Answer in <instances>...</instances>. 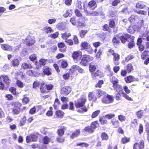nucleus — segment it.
Instances as JSON below:
<instances>
[{"mask_svg":"<svg viewBox=\"0 0 149 149\" xmlns=\"http://www.w3.org/2000/svg\"><path fill=\"white\" fill-rule=\"evenodd\" d=\"M53 86L52 84H46L45 81H42L40 84V92L43 94L47 93L49 92V91L52 89Z\"/></svg>","mask_w":149,"mask_h":149,"instance_id":"f257e3e1","label":"nucleus"},{"mask_svg":"<svg viewBox=\"0 0 149 149\" xmlns=\"http://www.w3.org/2000/svg\"><path fill=\"white\" fill-rule=\"evenodd\" d=\"M113 84V87L114 90L117 92H120L122 94L124 92L122 86L118 84V80L115 77H113L111 80Z\"/></svg>","mask_w":149,"mask_h":149,"instance_id":"f03ea898","label":"nucleus"},{"mask_svg":"<svg viewBox=\"0 0 149 149\" xmlns=\"http://www.w3.org/2000/svg\"><path fill=\"white\" fill-rule=\"evenodd\" d=\"M81 49L84 50L90 54H92L94 52L93 49L89 43L86 41L82 42L80 44Z\"/></svg>","mask_w":149,"mask_h":149,"instance_id":"7ed1b4c3","label":"nucleus"},{"mask_svg":"<svg viewBox=\"0 0 149 149\" xmlns=\"http://www.w3.org/2000/svg\"><path fill=\"white\" fill-rule=\"evenodd\" d=\"M87 102L86 96L82 95L77 101H75L74 105L76 108H79L84 107Z\"/></svg>","mask_w":149,"mask_h":149,"instance_id":"20e7f679","label":"nucleus"},{"mask_svg":"<svg viewBox=\"0 0 149 149\" xmlns=\"http://www.w3.org/2000/svg\"><path fill=\"white\" fill-rule=\"evenodd\" d=\"M83 8L87 15L97 16L101 15L103 13V10L101 8H98L96 11H93L91 12L88 10V7H84Z\"/></svg>","mask_w":149,"mask_h":149,"instance_id":"39448f33","label":"nucleus"},{"mask_svg":"<svg viewBox=\"0 0 149 149\" xmlns=\"http://www.w3.org/2000/svg\"><path fill=\"white\" fill-rule=\"evenodd\" d=\"M93 57L89 55L84 54L83 57L81 59L80 64L82 65L85 66L87 65L89 62L92 61Z\"/></svg>","mask_w":149,"mask_h":149,"instance_id":"423d86ee","label":"nucleus"},{"mask_svg":"<svg viewBox=\"0 0 149 149\" xmlns=\"http://www.w3.org/2000/svg\"><path fill=\"white\" fill-rule=\"evenodd\" d=\"M82 56V52L79 50L74 51L72 54L73 60L76 62L81 60Z\"/></svg>","mask_w":149,"mask_h":149,"instance_id":"0eeeda50","label":"nucleus"},{"mask_svg":"<svg viewBox=\"0 0 149 149\" xmlns=\"http://www.w3.org/2000/svg\"><path fill=\"white\" fill-rule=\"evenodd\" d=\"M102 102L104 104H109L114 101L113 97V95L107 94L104 95L101 99Z\"/></svg>","mask_w":149,"mask_h":149,"instance_id":"6e6552de","label":"nucleus"},{"mask_svg":"<svg viewBox=\"0 0 149 149\" xmlns=\"http://www.w3.org/2000/svg\"><path fill=\"white\" fill-rule=\"evenodd\" d=\"M38 134H31L27 136L26 138V143H29L31 142L36 141L38 138Z\"/></svg>","mask_w":149,"mask_h":149,"instance_id":"1a4fd4ad","label":"nucleus"},{"mask_svg":"<svg viewBox=\"0 0 149 149\" xmlns=\"http://www.w3.org/2000/svg\"><path fill=\"white\" fill-rule=\"evenodd\" d=\"M129 20L132 25L136 26L139 23V18L136 15H132L129 17Z\"/></svg>","mask_w":149,"mask_h":149,"instance_id":"9d476101","label":"nucleus"},{"mask_svg":"<svg viewBox=\"0 0 149 149\" xmlns=\"http://www.w3.org/2000/svg\"><path fill=\"white\" fill-rule=\"evenodd\" d=\"M25 42L27 46H30L34 44L35 42V40L33 37L29 35L25 38Z\"/></svg>","mask_w":149,"mask_h":149,"instance_id":"9b49d317","label":"nucleus"},{"mask_svg":"<svg viewBox=\"0 0 149 149\" xmlns=\"http://www.w3.org/2000/svg\"><path fill=\"white\" fill-rule=\"evenodd\" d=\"M145 146V141L141 140L139 143L135 142L133 146V149H143Z\"/></svg>","mask_w":149,"mask_h":149,"instance_id":"f8f14e48","label":"nucleus"},{"mask_svg":"<svg viewBox=\"0 0 149 149\" xmlns=\"http://www.w3.org/2000/svg\"><path fill=\"white\" fill-rule=\"evenodd\" d=\"M86 24L85 22L84 17L79 18L77 21V24L76 26L77 27L81 28L85 27Z\"/></svg>","mask_w":149,"mask_h":149,"instance_id":"ddd939ff","label":"nucleus"},{"mask_svg":"<svg viewBox=\"0 0 149 149\" xmlns=\"http://www.w3.org/2000/svg\"><path fill=\"white\" fill-rule=\"evenodd\" d=\"M65 114L64 112L61 110H56L55 113L54 118H62Z\"/></svg>","mask_w":149,"mask_h":149,"instance_id":"4468645a","label":"nucleus"},{"mask_svg":"<svg viewBox=\"0 0 149 149\" xmlns=\"http://www.w3.org/2000/svg\"><path fill=\"white\" fill-rule=\"evenodd\" d=\"M57 46L60 52L62 53H64L66 52V45L64 42H58L57 44Z\"/></svg>","mask_w":149,"mask_h":149,"instance_id":"2eb2a0df","label":"nucleus"},{"mask_svg":"<svg viewBox=\"0 0 149 149\" xmlns=\"http://www.w3.org/2000/svg\"><path fill=\"white\" fill-rule=\"evenodd\" d=\"M132 36L126 33L124 35L120 36V40L121 41L122 43L125 44L127 41V40H130Z\"/></svg>","mask_w":149,"mask_h":149,"instance_id":"dca6fc26","label":"nucleus"},{"mask_svg":"<svg viewBox=\"0 0 149 149\" xmlns=\"http://www.w3.org/2000/svg\"><path fill=\"white\" fill-rule=\"evenodd\" d=\"M71 91V88L69 86H67L61 88V93L63 95H67Z\"/></svg>","mask_w":149,"mask_h":149,"instance_id":"f3484780","label":"nucleus"},{"mask_svg":"<svg viewBox=\"0 0 149 149\" xmlns=\"http://www.w3.org/2000/svg\"><path fill=\"white\" fill-rule=\"evenodd\" d=\"M101 72L99 70H97L95 72H92L91 73L92 78L93 80H97V77L101 78L102 76L101 75Z\"/></svg>","mask_w":149,"mask_h":149,"instance_id":"a211bd4d","label":"nucleus"},{"mask_svg":"<svg viewBox=\"0 0 149 149\" xmlns=\"http://www.w3.org/2000/svg\"><path fill=\"white\" fill-rule=\"evenodd\" d=\"M120 38L119 35H115L112 40L113 45L115 46L119 45L120 43Z\"/></svg>","mask_w":149,"mask_h":149,"instance_id":"6ab92c4d","label":"nucleus"},{"mask_svg":"<svg viewBox=\"0 0 149 149\" xmlns=\"http://www.w3.org/2000/svg\"><path fill=\"white\" fill-rule=\"evenodd\" d=\"M84 7L85 6H84ZM86 7H88V10L89 8L94 10L97 7V5L95 1L94 0H92L89 2L88 3V6H86Z\"/></svg>","mask_w":149,"mask_h":149,"instance_id":"aec40b11","label":"nucleus"},{"mask_svg":"<svg viewBox=\"0 0 149 149\" xmlns=\"http://www.w3.org/2000/svg\"><path fill=\"white\" fill-rule=\"evenodd\" d=\"M0 81H3L5 83L9 84L10 83V80L8 76L2 74L0 76Z\"/></svg>","mask_w":149,"mask_h":149,"instance_id":"412c9836","label":"nucleus"},{"mask_svg":"<svg viewBox=\"0 0 149 149\" xmlns=\"http://www.w3.org/2000/svg\"><path fill=\"white\" fill-rule=\"evenodd\" d=\"M135 7L138 9H144L146 6L145 4V3L142 1H138L136 3Z\"/></svg>","mask_w":149,"mask_h":149,"instance_id":"4be33fe9","label":"nucleus"},{"mask_svg":"<svg viewBox=\"0 0 149 149\" xmlns=\"http://www.w3.org/2000/svg\"><path fill=\"white\" fill-rule=\"evenodd\" d=\"M113 60L115 65H118L119 64L118 62L120 59V55L117 53H113Z\"/></svg>","mask_w":149,"mask_h":149,"instance_id":"5701e85b","label":"nucleus"},{"mask_svg":"<svg viewBox=\"0 0 149 149\" xmlns=\"http://www.w3.org/2000/svg\"><path fill=\"white\" fill-rule=\"evenodd\" d=\"M75 68L74 65H72L68 72V73L71 77H73L77 74V73L75 70Z\"/></svg>","mask_w":149,"mask_h":149,"instance_id":"b1692460","label":"nucleus"},{"mask_svg":"<svg viewBox=\"0 0 149 149\" xmlns=\"http://www.w3.org/2000/svg\"><path fill=\"white\" fill-rule=\"evenodd\" d=\"M1 47L4 51L11 52L13 50L12 47L6 44H1Z\"/></svg>","mask_w":149,"mask_h":149,"instance_id":"393cba45","label":"nucleus"},{"mask_svg":"<svg viewBox=\"0 0 149 149\" xmlns=\"http://www.w3.org/2000/svg\"><path fill=\"white\" fill-rule=\"evenodd\" d=\"M57 29L60 31L65 30L67 29L66 24L62 22H60L56 25Z\"/></svg>","mask_w":149,"mask_h":149,"instance_id":"a878e982","label":"nucleus"},{"mask_svg":"<svg viewBox=\"0 0 149 149\" xmlns=\"http://www.w3.org/2000/svg\"><path fill=\"white\" fill-rule=\"evenodd\" d=\"M134 38V37L132 36L130 40H128V41L129 42L127 44L128 48L131 49L135 46Z\"/></svg>","mask_w":149,"mask_h":149,"instance_id":"bb28decb","label":"nucleus"},{"mask_svg":"<svg viewBox=\"0 0 149 149\" xmlns=\"http://www.w3.org/2000/svg\"><path fill=\"white\" fill-rule=\"evenodd\" d=\"M66 128L64 126L61 127L58 129L56 132L57 135L59 136H62L64 135Z\"/></svg>","mask_w":149,"mask_h":149,"instance_id":"cd10ccee","label":"nucleus"},{"mask_svg":"<svg viewBox=\"0 0 149 149\" xmlns=\"http://www.w3.org/2000/svg\"><path fill=\"white\" fill-rule=\"evenodd\" d=\"M42 71L44 75L49 76L52 74L51 69L47 66H44L43 68Z\"/></svg>","mask_w":149,"mask_h":149,"instance_id":"c85d7f7f","label":"nucleus"},{"mask_svg":"<svg viewBox=\"0 0 149 149\" xmlns=\"http://www.w3.org/2000/svg\"><path fill=\"white\" fill-rule=\"evenodd\" d=\"M125 82L127 83H129L135 81V78L132 75H130L127 76L124 78Z\"/></svg>","mask_w":149,"mask_h":149,"instance_id":"c756f323","label":"nucleus"},{"mask_svg":"<svg viewBox=\"0 0 149 149\" xmlns=\"http://www.w3.org/2000/svg\"><path fill=\"white\" fill-rule=\"evenodd\" d=\"M88 97V100L90 101H93L95 102L97 99V97L93 92H89Z\"/></svg>","mask_w":149,"mask_h":149,"instance_id":"7c9ffc66","label":"nucleus"},{"mask_svg":"<svg viewBox=\"0 0 149 149\" xmlns=\"http://www.w3.org/2000/svg\"><path fill=\"white\" fill-rule=\"evenodd\" d=\"M111 123L114 128H117L119 126L120 122L116 119H112L111 121Z\"/></svg>","mask_w":149,"mask_h":149,"instance_id":"2f4dec72","label":"nucleus"},{"mask_svg":"<svg viewBox=\"0 0 149 149\" xmlns=\"http://www.w3.org/2000/svg\"><path fill=\"white\" fill-rule=\"evenodd\" d=\"M61 38L65 40L68 39L71 36V34L68 32L61 33Z\"/></svg>","mask_w":149,"mask_h":149,"instance_id":"473e14b6","label":"nucleus"},{"mask_svg":"<svg viewBox=\"0 0 149 149\" xmlns=\"http://www.w3.org/2000/svg\"><path fill=\"white\" fill-rule=\"evenodd\" d=\"M21 67L23 69L25 70L28 69H31L33 67L31 63H27L26 62H24L22 63Z\"/></svg>","mask_w":149,"mask_h":149,"instance_id":"72a5a7b5","label":"nucleus"},{"mask_svg":"<svg viewBox=\"0 0 149 149\" xmlns=\"http://www.w3.org/2000/svg\"><path fill=\"white\" fill-rule=\"evenodd\" d=\"M141 57L143 60H145L147 58H149V50L144 51L141 55Z\"/></svg>","mask_w":149,"mask_h":149,"instance_id":"f704fd0d","label":"nucleus"},{"mask_svg":"<svg viewBox=\"0 0 149 149\" xmlns=\"http://www.w3.org/2000/svg\"><path fill=\"white\" fill-rule=\"evenodd\" d=\"M10 63L13 67H17L19 65V60L17 58L13 59L11 61Z\"/></svg>","mask_w":149,"mask_h":149,"instance_id":"c9c22d12","label":"nucleus"},{"mask_svg":"<svg viewBox=\"0 0 149 149\" xmlns=\"http://www.w3.org/2000/svg\"><path fill=\"white\" fill-rule=\"evenodd\" d=\"M11 105L14 107V108H20L22 105V104L18 101L12 102Z\"/></svg>","mask_w":149,"mask_h":149,"instance_id":"e433bc0d","label":"nucleus"},{"mask_svg":"<svg viewBox=\"0 0 149 149\" xmlns=\"http://www.w3.org/2000/svg\"><path fill=\"white\" fill-rule=\"evenodd\" d=\"M80 134V131L79 129H77L74 131L70 137L71 139H74L79 136Z\"/></svg>","mask_w":149,"mask_h":149,"instance_id":"4c0bfd02","label":"nucleus"},{"mask_svg":"<svg viewBox=\"0 0 149 149\" xmlns=\"http://www.w3.org/2000/svg\"><path fill=\"white\" fill-rule=\"evenodd\" d=\"M114 19H110L109 20V25L111 28L115 29L116 27V24L114 20Z\"/></svg>","mask_w":149,"mask_h":149,"instance_id":"58836bf2","label":"nucleus"},{"mask_svg":"<svg viewBox=\"0 0 149 149\" xmlns=\"http://www.w3.org/2000/svg\"><path fill=\"white\" fill-rule=\"evenodd\" d=\"M130 138L125 136L121 138L120 142L122 144H125L130 142Z\"/></svg>","mask_w":149,"mask_h":149,"instance_id":"ea45409f","label":"nucleus"},{"mask_svg":"<svg viewBox=\"0 0 149 149\" xmlns=\"http://www.w3.org/2000/svg\"><path fill=\"white\" fill-rule=\"evenodd\" d=\"M94 131L91 127L89 126L85 127L83 129V132H88L90 134L93 133Z\"/></svg>","mask_w":149,"mask_h":149,"instance_id":"a19ab883","label":"nucleus"},{"mask_svg":"<svg viewBox=\"0 0 149 149\" xmlns=\"http://www.w3.org/2000/svg\"><path fill=\"white\" fill-rule=\"evenodd\" d=\"M138 120L137 119H135L133 121L131 122L130 125V127L131 128H135L138 125Z\"/></svg>","mask_w":149,"mask_h":149,"instance_id":"79ce46f5","label":"nucleus"},{"mask_svg":"<svg viewBox=\"0 0 149 149\" xmlns=\"http://www.w3.org/2000/svg\"><path fill=\"white\" fill-rule=\"evenodd\" d=\"M125 68L126 70L127 71L128 73H130L134 70L133 66L131 63L127 64Z\"/></svg>","mask_w":149,"mask_h":149,"instance_id":"37998d69","label":"nucleus"},{"mask_svg":"<svg viewBox=\"0 0 149 149\" xmlns=\"http://www.w3.org/2000/svg\"><path fill=\"white\" fill-rule=\"evenodd\" d=\"M110 28L109 25L107 24H105L102 26V30L104 31H107L110 33H111L112 31Z\"/></svg>","mask_w":149,"mask_h":149,"instance_id":"c03bdc74","label":"nucleus"},{"mask_svg":"<svg viewBox=\"0 0 149 149\" xmlns=\"http://www.w3.org/2000/svg\"><path fill=\"white\" fill-rule=\"evenodd\" d=\"M9 91L14 95H17L19 93L17 92L16 88L14 87H11L9 88Z\"/></svg>","mask_w":149,"mask_h":149,"instance_id":"a18cd8bd","label":"nucleus"},{"mask_svg":"<svg viewBox=\"0 0 149 149\" xmlns=\"http://www.w3.org/2000/svg\"><path fill=\"white\" fill-rule=\"evenodd\" d=\"M105 116L100 117L99 118V121L102 125L107 124V120L105 119Z\"/></svg>","mask_w":149,"mask_h":149,"instance_id":"49530a36","label":"nucleus"},{"mask_svg":"<svg viewBox=\"0 0 149 149\" xmlns=\"http://www.w3.org/2000/svg\"><path fill=\"white\" fill-rule=\"evenodd\" d=\"M88 32V31L87 30H81L79 32V35L80 37L81 38H84L85 37V35Z\"/></svg>","mask_w":149,"mask_h":149,"instance_id":"de8ad7c7","label":"nucleus"},{"mask_svg":"<svg viewBox=\"0 0 149 149\" xmlns=\"http://www.w3.org/2000/svg\"><path fill=\"white\" fill-rule=\"evenodd\" d=\"M43 143L44 144H48L51 141V139L47 136H45L42 139Z\"/></svg>","mask_w":149,"mask_h":149,"instance_id":"09e8293b","label":"nucleus"},{"mask_svg":"<svg viewBox=\"0 0 149 149\" xmlns=\"http://www.w3.org/2000/svg\"><path fill=\"white\" fill-rule=\"evenodd\" d=\"M100 112V111L99 110H97L94 111L91 114V118L93 119L96 118L99 115Z\"/></svg>","mask_w":149,"mask_h":149,"instance_id":"8fccbe9b","label":"nucleus"},{"mask_svg":"<svg viewBox=\"0 0 149 149\" xmlns=\"http://www.w3.org/2000/svg\"><path fill=\"white\" fill-rule=\"evenodd\" d=\"M104 84V81L103 80H99L95 84V86L96 88H102V86Z\"/></svg>","mask_w":149,"mask_h":149,"instance_id":"3c124183","label":"nucleus"},{"mask_svg":"<svg viewBox=\"0 0 149 149\" xmlns=\"http://www.w3.org/2000/svg\"><path fill=\"white\" fill-rule=\"evenodd\" d=\"M97 91L98 97L105 95L106 94V93L105 91H103L100 89H97Z\"/></svg>","mask_w":149,"mask_h":149,"instance_id":"603ef678","label":"nucleus"},{"mask_svg":"<svg viewBox=\"0 0 149 149\" xmlns=\"http://www.w3.org/2000/svg\"><path fill=\"white\" fill-rule=\"evenodd\" d=\"M60 61H61V67L63 68H66L68 65V63L67 61L65 60H61Z\"/></svg>","mask_w":149,"mask_h":149,"instance_id":"864d4df0","label":"nucleus"},{"mask_svg":"<svg viewBox=\"0 0 149 149\" xmlns=\"http://www.w3.org/2000/svg\"><path fill=\"white\" fill-rule=\"evenodd\" d=\"M42 30L47 33L52 32L54 31L51 27L47 26H46L44 27Z\"/></svg>","mask_w":149,"mask_h":149,"instance_id":"5fc2aeb1","label":"nucleus"},{"mask_svg":"<svg viewBox=\"0 0 149 149\" xmlns=\"http://www.w3.org/2000/svg\"><path fill=\"white\" fill-rule=\"evenodd\" d=\"M101 137L102 140L107 141L109 139V137L107 134L105 132L102 133Z\"/></svg>","mask_w":149,"mask_h":149,"instance_id":"6e6d98bb","label":"nucleus"},{"mask_svg":"<svg viewBox=\"0 0 149 149\" xmlns=\"http://www.w3.org/2000/svg\"><path fill=\"white\" fill-rule=\"evenodd\" d=\"M98 125V121L96 120L92 122L90 126L94 131V130L97 127Z\"/></svg>","mask_w":149,"mask_h":149,"instance_id":"4d7b16f0","label":"nucleus"},{"mask_svg":"<svg viewBox=\"0 0 149 149\" xmlns=\"http://www.w3.org/2000/svg\"><path fill=\"white\" fill-rule=\"evenodd\" d=\"M136 115L138 119H141L143 115V111L141 109L138 110L136 112Z\"/></svg>","mask_w":149,"mask_h":149,"instance_id":"13d9d810","label":"nucleus"},{"mask_svg":"<svg viewBox=\"0 0 149 149\" xmlns=\"http://www.w3.org/2000/svg\"><path fill=\"white\" fill-rule=\"evenodd\" d=\"M82 2L81 1L78 0L76 2L75 5L76 7L78 8L79 10H82Z\"/></svg>","mask_w":149,"mask_h":149,"instance_id":"bf43d9fd","label":"nucleus"},{"mask_svg":"<svg viewBox=\"0 0 149 149\" xmlns=\"http://www.w3.org/2000/svg\"><path fill=\"white\" fill-rule=\"evenodd\" d=\"M53 109L52 107H49V110H48L46 113V115L48 117L52 116L53 114Z\"/></svg>","mask_w":149,"mask_h":149,"instance_id":"052dcab7","label":"nucleus"},{"mask_svg":"<svg viewBox=\"0 0 149 149\" xmlns=\"http://www.w3.org/2000/svg\"><path fill=\"white\" fill-rule=\"evenodd\" d=\"M15 83L17 86L20 88H22L24 86L23 83L20 80H16Z\"/></svg>","mask_w":149,"mask_h":149,"instance_id":"680f3d73","label":"nucleus"},{"mask_svg":"<svg viewBox=\"0 0 149 149\" xmlns=\"http://www.w3.org/2000/svg\"><path fill=\"white\" fill-rule=\"evenodd\" d=\"M26 120V118L25 116H24L19 121V125L20 126H22L25 124Z\"/></svg>","mask_w":149,"mask_h":149,"instance_id":"e2e57ef3","label":"nucleus"},{"mask_svg":"<svg viewBox=\"0 0 149 149\" xmlns=\"http://www.w3.org/2000/svg\"><path fill=\"white\" fill-rule=\"evenodd\" d=\"M20 108H13L12 112L14 115H18L20 112Z\"/></svg>","mask_w":149,"mask_h":149,"instance_id":"0e129e2a","label":"nucleus"},{"mask_svg":"<svg viewBox=\"0 0 149 149\" xmlns=\"http://www.w3.org/2000/svg\"><path fill=\"white\" fill-rule=\"evenodd\" d=\"M74 13L75 15L78 17H81L82 15L79 9H76L74 10Z\"/></svg>","mask_w":149,"mask_h":149,"instance_id":"69168bd1","label":"nucleus"},{"mask_svg":"<svg viewBox=\"0 0 149 149\" xmlns=\"http://www.w3.org/2000/svg\"><path fill=\"white\" fill-rule=\"evenodd\" d=\"M40 83L39 81L36 80L34 81L32 84V87L36 89L39 86H40Z\"/></svg>","mask_w":149,"mask_h":149,"instance_id":"338daca9","label":"nucleus"},{"mask_svg":"<svg viewBox=\"0 0 149 149\" xmlns=\"http://www.w3.org/2000/svg\"><path fill=\"white\" fill-rule=\"evenodd\" d=\"M96 70V67L94 65H92L90 64L89 66V70L90 72L91 73L94 72Z\"/></svg>","mask_w":149,"mask_h":149,"instance_id":"774afa93","label":"nucleus"}]
</instances>
